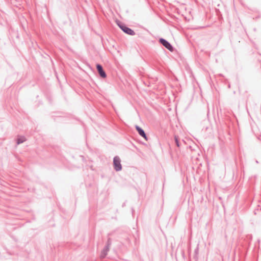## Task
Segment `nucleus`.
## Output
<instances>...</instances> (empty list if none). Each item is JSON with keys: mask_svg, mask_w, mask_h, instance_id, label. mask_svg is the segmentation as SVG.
I'll use <instances>...</instances> for the list:
<instances>
[{"mask_svg": "<svg viewBox=\"0 0 261 261\" xmlns=\"http://www.w3.org/2000/svg\"><path fill=\"white\" fill-rule=\"evenodd\" d=\"M114 166L116 171H120L122 169V166L120 164V160L119 157L115 156L113 161Z\"/></svg>", "mask_w": 261, "mask_h": 261, "instance_id": "f257e3e1", "label": "nucleus"}, {"mask_svg": "<svg viewBox=\"0 0 261 261\" xmlns=\"http://www.w3.org/2000/svg\"><path fill=\"white\" fill-rule=\"evenodd\" d=\"M160 41L166 48H167L170 51L173 50V47L172 45L168 41L164 39H161Z\"/></svg>", "mask_w": 261, "mask_h": 261, "instance_id": "7ed1b4c3", "label": "nucleus"}, {"mask_svg": "<svg viewBox=\"0 0 261 261\" xmlns=\"http://www.w3.org/2000/svg\"><path fill=\"white\" fill-rule=\"evenodd\" d=\"M136 129L137 130L138 133L139 134V135L140 136H141L142 137H143L145 139L146 141H147L148 138H147L145 132H144V130L138 126H136Z\"/></svg>", "mask_w": 261, "mask_h": 261, "instance_id": "39448f33", "label": "nucleus"}, {"mask_svg": "<svg viewBox=\"0 0 261 261\" xmlns=\"http://www.w3.org/2000/svg\"><path fill=\"white\" fill-rule=\"evenodd\" d=\"M119 27L120 28V29L126 34H127L128 35H134L135 34L134 32L131 30L130 29L126 27V26L121 24L119 23H117Z\"/></svg>", "mask_w": 261, "mask_h": 261, "instance_id": "f03ea898", "label": "nucleus"}, {"mask_svg": "<svg viewBox=\"0 0 261 261\" xmlns=\"http://www.w3.org/2000/svg\"><path fill=\"white\" fill-rule=\"evenodd\" d=\"M175 141L177 146L179 147V141H178V138L176 136L175 137Z\"/></svg>", "mask_w": 261, "mask_h": 261, "instance_id": "6e6552de", "label": "nucleus"}, {"mask_svg": "<svg viewBox=\"0 0 261 261\" xmlns=\"http://www.w3.org/2000/svg\"><path fill=\"white\" fill-rule=\"evenodd\" d=\"M26 140V139L24 137L20 136L18 138L17 143L18 144L23 143Z\"/></svg>", "mask_w": 261, "mask_h": 261, "instance_id": "423d86ee", "label": "nucleus"}, {"mask_svg": "<svg viewBox=\"0 0 261 261\" xmlns=\"http://www.w3.org/2000/svg\"><path fill=\"white\" fill-rule=\"evenodd\" d=\"M96 67L99 75L103 78L106 77V74L103 71L102 66L98 64L97 65Z\"/></svg>", "mask_w": 261, "mask_h": 261, "instance_id": "20e7f679", "label": "nucleus"}, {"mask_svg": "<svg viewBox=\"0 0 261 261\" xmlns=\"http://www.w3.org/2000/svg\"><path fill=\"white\" fill-rule=\"evenodd\" d=\"M108 251V249H104L102 251V252H101V258H104L106 256Z\"/></svg>", "mask_w": 261, "mask_h": 261, "instance_id": "0eeeda50", "label": "nucleus"}]
</instances>
